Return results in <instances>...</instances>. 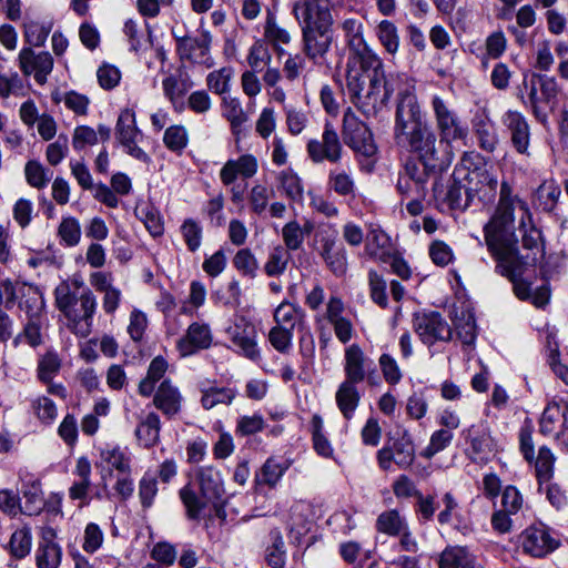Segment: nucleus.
<instances>
[{"mask_svg": "<svg viewBox=\"0 0 568 568\" xmlns=\"http://www.w3.org/2000/svg\"><path fill=\"white\" fill-rule=\"evenodd\" d=\"M53 23L51 21L44 22L36 19L27 18L23 21V38L29 47L40 48L47 42V39L52 30Z\"/></svg>", "mask_w": 568, "mask_h": 568, "instance_id": "obj_45", "label": "nucleus"}, {"mask_svg": "<svg viewBox=\"0 0 568 568\" xmlns=\"http://www.w3.org/2000/svg\"><path fill=\"white\" fill-rule=\"evenodd\" d=\"M286 469L287 467L284 464L271 457L266 459L260 473L256 475V481L268 487H274Z\"/></svg>", "mask_w": 568, "mask_h": 568, "instance_id": "obj_61", "label": "nucleus"}, {"mask_svg": "<svg viewBox=\"0 0 568 568\" xmlns=\"http://www.w3.org/2000/svg\"><path fill=\"white\" fill-rule=\"evenodd\" d=\"M384 88L388 99L397 92L398 101H403L408 97H416L415 94V80L404 72L389 73L384 75Z\"/></svg>", "mask_w": 568, "mask_h": 568, "instance_id": "obj_42", "label": "nucleus"}, {"mask_svg": "<svg viewBox=\"0 0 568 568\" xmlns=\"http://www.w3.org/2000/svg\"><path fill=\"white\" fill-rule=\"evenodd\" d=\"M407 525L406 518L395 509L382 513L376 519V529L388 536H397Z\"/></svg>", "mask_w": 568, "mask_h": 568, "instance_id": "obj_50", "label": "nucleus"}, {"mask_svg": "<svg viewBox=\"0 0 568 568\" xmlns=\"http://www.w3.org/2000/svg\"><path fill=\"white\" fill-rule=\"evenodd\" d=\"M501 123L510 135L513 148L518 153L528 155L530 128L526 118L519 111L508 110L503 114Z\"/></svg>", "mask_w": 568, "mask_h": 568, "instance_id": "obj_25", "label": "nucleus"}, {"mask_svg": "<svg viewBox=\"0 0 568 568\" xmlns=\"http://www.w3.org/2000/svg\"><path fill=\"white\" fill-rule=\"evenodd\" d=\"M21 494L24 499V504H21L22 514L27 516L40 515L44 507V498L40 480L37 478L23 480Z\"/></svg>", "mask_w": 568, "mask_h": 568, "instance_id": "obj_35", "label": "nucleus"}, {"mask_svg": "<svg viewBox=\"0 0 568 568\" xmlns=\"http://www.w3.org/2000/svg\"><path fill=\"white\" fill-rule=\"evenodd\" d=\"M195 479L200 495L196 494L191 484H186L179 490V497L190 520H199L206 505L221 499L225 493L222 474L214 466L197 467Z\"/></svg>", "mask_w": 568, "mask_h": 568, "instance_id": "obj_2", "label": "nucleus"}, {"mask_svg": "<svg viewBox=\"0 0 568 568\" xmlns=\"http://www.w3.org/2000/svg\"><path fill=\"white\" fill-rule=\"evenodd\" d=\"M276 181L278 187L285 193V195L294 201L300 202L303 199L304 187L301 178L291 168L282 170Z\"/></svg>", "mask_w": 568, "mask_h": 568, "instance_id": "obj_48", "label": "nucleus"}, {"mask_svg": "<svg viewBox=\"0 0 568 568\" xmlns=\"http://www.w3.org/2000/svg\"><path fill=\"white\" fill-rule=\"evenodd\" d=\"M277 6L272 4L267 8L263 21V39L270 44L278 54L284 52L283 47L292 43L293 37L291 31L283 27L276 16Z\"/></svg>", "mask_w": 568, "mask_h": 568, "instance_id": "obj_27", "label": "nucleus"}, {"mask_svg": "<svg viewBox=\"0 0 568 568\" xmlns=\"http://www.w3.org/2000/svg\"><path fill=\"white\" fill-rule=\"evenodd\" d=\"M62 368V359L53 348L47 349L37 361V378L40 383L52 382Z\"/></svg>", "mask_w": 568, "mask_h": 568, "instance_id": "obj_43", "label": "nucleus"}, {"mask_svg": "<svg viewBox=\"0 0 568 568\" xmlns=\"http://www.w3.org/2000/svg\"><path fill=\"white\" fill-rule=\"evenodd\" d=\"M462 437L467 444L465 454L473 463L487 464L498 450L489 429L483 424L464 428Z\"/></svg>", "mask_w": 568, "mask_h": 568, "instance_id": "obj_9", "label": "nucleus"}, {"mask_svg": "<svg viewBox=\"0 0 568 568\" xmlns=\"http://www.w3.org/2000/svg\"><path fill=\"white\" fill-rule=\"evenodd\" d=\"M483 231L487 251L496 263L495 272L511 282L516 297L529 301L531 284L523 278L528 262L519 252L511 185L506 181L500 183L497 206Z\"/></svg>", "mask_w": 568, "mask_h": 568, "instance_id": "obj_1", "label": "nucleus"}, {"mask_svg": "<svg viewBox=\"0 0 568 568\" xmlns=\"http://www.w3.org/2000/svg\"><path fill=\"white\" fill-rule=\"evenodd\" d=\"M558 423H560V429L564 427L568 428V408H561L558 402L551 400L547 404L541 414L539 432L544 436H555Z\"/></svg>", "mask_w": 568, "mask_h": 568, "instance_id": "obj_33", "label": "nucleus"}, {"mask_svg": "<svg viewBox=\"0 0 568 568\" xmlns=\"http://www.w3.org/2000/svg\"><path fill=\"white\" fill-rule=\"evenodd\" d=\"M273 317L277 326L294 331L304 323L305 312L301 306L283 301L275 308Z\"/></svg>", "mask_w": 568, "mask_h": 568, "instance_id": "obj_41", "label": "nucleus"}, {"mask_svg": "<svg viewBox=\"0 0 568 568\" xmlns=\"http://www.w3.org/2000/svg\"><path fill=\"white\" fill-rule=\"evenodd\" d=\"M24 175L28 184L39 190L44 189L52 176L40 162L34 160L26 163Z\"/></svg>", "mask_w": 568, "mask_h": 568, "instance_id": "obj_63", "label": "nucleus"}, {"mask_svg": "<svg viewBox=\"0 0 568 568\" xmlns=\"http://www.w3.org/2000/svg\"><path fill=\"white\" fill-rule=\"evenodd\" d=\"M556 457L551 449L547 446H541L538 450L537 458L534 457L536 476L540 485L548 483L554 475Z\"/></svg>", "mask_w": 568, "mask_h": 568, "instance_id": "obj_56", "label": "nucleus"}, {"mask_svg": "<svg viewBox=\"0 0 568 568\" xmlns=\"http://www.w3.org/2000/svg\"><path fill=\"white\" fill-rule=\"evenodd\" d=\"M430 105L442 144L452 150V142L465 139L468 129L450 108L449 103L439 95L432 98Z\"/></svg>", "mask_w": 568, "mask_h": 568, "instance_id": "obj_6", "label": "nucleus"}, {"mask_svg": "<svg viewBox=\"0 0 568 568\" xmlns=\"http://www.w3.org/2000/svg\"><path fill=\"white\" fill-rule=\"evenodd\" d=\"M45 324L47 318L40 320V317L33 315L26 320L22 326V335L26 337V343L30 347L37 348L43 344V331Z\"/></svg>", "mask_w": 568, "mask_h": 568, "instance_id": "obj_62", "label": "nucleus"}, {"mask_svg": "<svg viewBox=\"0 0 568 568\" xmlns=\"http://www.w3.org/2000/svg\"><path fill=\"white\" fill-rule=\"evenodd\" d=\"M161 419L155 412L142 417L135 428V437L140 446L150 449L160 442Z\"/></svg>", "mask_w": 568, "mask_h": 568, "instance_id": "obj_32", "label": "nucleus"}, {"mask_svg": "<svg viewBox=\"0 0 568 568\" xmlns=\"http://www.w3.org/2000/svg\"><path fill=\"white\" fill-rule=\"evenodd\" d=\"M54 303L67 318V326L74 335L87 337L92 332L98 301L91 288H84L83 293L72 295L69 286L64 285L57 292Z\"/></svg>", "mask_w": 568, "mask_h": 568, "instance_id": "obj_4", "label": "nucleus"}, {"mask_svg": "<svg viewBox=\"0 0 568 568\" xmlns=\"http://www.w3.org/2000/svg\"><path fill=\"white\" fill-rule=\"evenodd\" d=\"M223 116L230 123L232 134L236 140L241 139L244 123L247 122L248 116L242 108V103L237 98L225 97L222 100Z\"/></svg>", "mask_w": 568, "mask_h": 568, "instance_id": "obj_38", "label": "nucleus"}, {"mask_svg": "<svg viewBox=\"0 0 568 568\" xmlns=\"http://www.w3.org/2000/svg\"><path fill=\"white\" fill-rule=\"evenodd\" d=\"M201 405L209 410L217 405H230L236 396V390L231 387H219L216 385L201 386Z\"/></svg>", "mask_w": 568, "mask_h": 568, "instance_id": "obj_46", "label": "nucleus"}, {"mask_svg": "<svg viewBox=\"0 0 568 568\" xmlns=\"http://www.w3.org/2000/svg\"><path fill=\"white\" fill-rule=\"evenodd\" d=\"M184 397L176 385L170 379H164L158 386L153 395V405L168 419H172L182 412Z\"/></svg>", "mask_w": 568, "mask_h": 568, "instance_id": "obj_26", "label": "nucleus"}, {"mask_svg": "<svg viewBox=\"0 0 568 568\" xmlns=\"http://www.w3.org/2000/svg\"><path fill=\"white\" fill-rule=\"evenodd\" d=\"M103 491H108L106 475L111 476L115 470L118 475L132 473V457L128 448L120 446L105 447L100 452V463Z\"/></svg>", "mask_w": 568, "mask_h": 568, "instance_id": "obj_21", "label": "nucleus"}, {"mask_svg": "<svg viewBox=\"0 0 568 568\" xmlns=\"http://www.w3.org/2000/svg\"><path fill=\"white\" fill-rule=\"evenodd\" d=\"M437 170L427 169L416 160H407L398 173L396 190L403 199L425 197L430 173Z\"/></svg>", "mask_w": 568, "mask_h": 568, "instance_id": "obj_10", "label": "nucleus"}, {"mask_svg": "<svg viewBox=\"0 0 568 568\" xmlns=\"http://www.w3.org/2000/svg\"><path fill=\"white\" fill-rule=\"evenodd\" d=\"M343 139L344 142L355 152L364 156H373L377 148L368 126L361 121L355 112L347 108L343 115Z\"/></svg>", "mask_w": 568, "mask_h": 568, "instance_id": "obj_8", "label": "nucleus"}, {"mask_svg": "<svg viewBox=\"0 0 568 568\" xmlns=\"http://www.w3.org/2000/svg\"><path fill=\"white\" fill-rule=\"evenodd\" d=\"M315 519L314 506L306 500H298L290 508L287 519L288 538L292 544L300 545L311 531Z\"/></svg>", "mask_w": 568, "mask_h": 568, "instance_id": "obj_20", "label": "nucleus"}, {"mask_svg": "<svg viewBox=\"0 0 568 568\" xmlns=\"http://www.w3.org/2000/svg\"><path fill=\"white\" fill-rule=\"evenodd\" d=\"M225 334L234 353L252 362L261 359V349L257 344V331L253 323L245 317H240L230 325Z\"/></svg>", "mask_w": 568, "mask_h": 568, "instance_id": "obj_7", "label": "nucleus"}, {"mask_svg": "<svg viewBox=\"0 0 568 568\" xmlns=\"http://www.w3.org/2000/svg\"><path fill=\"white\" fill-rule=\"evenodd\" d=\"M81 225L73 216H63L58 226L60 243L67 247L77 246L81 241Z\"/></svg>", "mask_w": 568, "mask_h": 568, "instance_id": "obj_52", "label": "nucleus"}, {"mask_svg": "<svg viewBox=\"0 0 568 568\" xmlns=\"http://www.w3.org/2000/svg\"><path fill=\"white\" fill-rule=\"evenodd\" d=\"M302 31V50L306 58L318 63L328 52L332 44L329 29L308 27Z\"/></svg>", "mask_w": 568, "mask_h": 568, "instance_id": "obj_29", "label": "nucleus"}, {"mask_svg": "<svg viewBox=\"0 0 568 568\" xmlns=\"http://www.w3.org/2000/svg\"><path fill=\"white\" fill-rule=\"evenodd\" d=\"M468 196L471 201L478 200L481 204H490L495 201L498 190V179L487 169H475L467 174Z\"/></svg>", "mask_w": 568, "mask_h": 568, "instance_id": "obj_22", "label": "nucleus"}, {"mask_svg": "<svg viewBox=\"0 0 568 568\" xmlns=\"http://www.w3.org/2000/svg\"><path fill=\"white\" fill-rule=\"evenodd\" d=\"M62 549L58 544H39L36 552L38 568H59Z\"/></svg>", "mask_w": 568, "mask_h": 568, "instance_id": "obj_57", "label": "nucleus"}, {"mask_svg": "<svg viewBox=\"0 0 568 568\" xmlns=\"http://www.w3.org/2000/svg\"><path fill=\"white\" fill-rule=\"evenodd\" d=\"M413 328L420 342L427 346L437 342H449L453 337L450 325L438 312L415 314Z\"/></svg>", "mask_w": 568, "mask_h": 568, "instance_id": "obj_11", "label": "nucleus"}, {"mask_svg": "<svg viewBox=\"0 0 568 568\" xmlns=\"http://www.w3.org/2000/svg\"><path fill=\"white\" fill-rule=\"evenodd\" d=\"M291 260V254L287 248L282 245H277L272 248L267 260L264 264V272L267 276H280L287 267Z\"/></svg>", "mask_w": 568, "mask_h": 568, "instance_id": "obj_53", "label": "nucleus"}, {"mask_svg": "<svg viewBox=\"0 0 568 568\" xmlns=\"http://www.w3.org/2000/svg\"><path fill=\"white\" fill-rule=\"evenodd\" d=\"M18 65L23 75H33L36 82L43 85L53 70L54 60L48 51L36 52L31 47H23L18 54Z\"/></svg>", "mask_w": 568, "mask_h": 568, "instance_id": "obj_16", "label": "nucleus"}, {"mask_svg": "<svg viewBox=\"0 0 568 568\" xmlns=\"http://www.w3.org/2000/svg\"><path fill=\"white\" fill-rule=\"evenodd\" d=\"M366 254L382 263H388L393 247L390 237L379 226H371L365 244Z\"/></svg>", "mask_w": 568, "mask_h": 568, "instance_id": "obj_31", "label": "nucleus"}, {"mask_svg": "<svg viewBox=\"0 0 568 568\" xmlns=\"http://www.w3.org/2000/svg\"><path fill=\"white\" fill-rule=\"evenodd\" d=\"M213 336L209 324L194 322L178 341V349L182 356L193 355L212 345Z\"/></svg>", "mask_w": 568, "mask_h": 568, "instance_id": "obj_28", "label": "nucleus"}, {"mask_svg": "<svg viewBox=\"0 0 568 568\" xmlns=\"http://www.w3.org/2000/svg\"><path fill=\"white\" fill-rule=\"evenodd\" d=\"M514 205L518 203L520 210L525 211L528 219V223L523 217L520 220L519 230L523 232L521 242L523 246L527 250L537 248L541 241V232L531 222V213L529 212L528 205L525 201H521L517 195H514Z\"/></svg>", "mask_w": 568, "mask_h": 568, "instance_id": "obj_47", "label": "nucleus"}, {"mask_svg": "<svg viewBox=\"0 0 568 568\" xmlns=\"http://www.w3.org/2000/svg\"><path fill=\"white\" fill-rule=\"evenodd\" d=\"M471 124L479 148L485 152L493 153L499 143V139L488 111L483 109L476 112Z\"/></svg>", "mask_w": 568, "mask_h": 568, "instance_id": "obj_30", "label": "nucleus"}, {"mask_svg": "<svg viewBox=\"0 0 568 568\" xmlns=\"http://www.w3.org/2000/svg\"><path fill=\"white\" fill-rule=\"evenodd\" d=\"M180 233L190 252L194 253L201 247L203 226L199 221L192 217L185 219L180 226Z\"/></svg>", "mask_w": 568, "mask_h": 568, "instance_id": "obj_55", "label": "nucleus"}, {"mask_svg": "<svg viewBox=\"0 0 568 568\" xmlns=\"http://www.w3.org/2000/svg\"><path fill=\"white\" fill-rule=\"evenodd\" d=\"M31 412L44 425H51L58 417V407L48 396L40 395L31 399Z\"/></svg>", "mask_w": 568, "mask_h": 568, "instance_id": "obj_54", "label": "nucleus"}, {"mask_svg": "<svg viewBox=\"0 0 568 568\" xmlns=\"http://www.w3.org/2000/svg\"><path fill=\"white\" fill-rule=\"evenodd\" d=\"M173 36L176 40V51L182 60H187L207 69L214 65L213 58L210 54L212 36L207 30H203L199 37H179L174 32Z\"/></svg>", "mask_w": 568, "mask_h": 568, "instance_id": "obj_13", "label": "nucleus"}, {"mask_svg": "<svg viewBox=\"0 0 568 568\" xmlns=\"http://www.w3.org/2000/svg\"><path fill=\"white\" fill-rule=\"evenodd\" d=\"M293 333L294 331L275 325L270 329L267 339L275 351L288 354L293 347Z\"/></svg>", "mask_w": 568, "mask_h": 568, "instance_id": "obj_64", "label": "nucleus"}, {"mask_svg": "<svg viewBox=\"0 0 568 568\" xmlns=\"http://www.w3.org/2000/svg\"><path fill=\"white\" fill-rule=\"evenodd\" d=\"M311 432L313 448L317 455L323 458H333L334 448L331 440L324 434L323 419L320 415H314L311 419Z\"/></svg>", "mask_w": 568, "mask_h": 568, "instance_id": "obj_49", "label": "nucleus"}, {"mask_svg": "<svg viewBox=\"0 0 568 568\" xmlns=\"http://www.w3.org/2000/svg\"><path fill=\"white\" fill-rule=\"evenodd\" d=\"M351 57L348 59V64L353 60L354 63H358L362 73L365 74V71H371L369 75H376L384 78L383 70V61L382 59L368 47L365 42L361 44L358 48H354L349 50Z\"/></svg>", "mask_w": 568, "mask_h": 568, "instance_id": "obj_37", "label": "nucleus"}, {"mask_svg": "<svg viewBox=\"0 0 568 568\" xmlns=\"http://www.w3.org/2000/svg\"><path fill=\"white\" fill-rule=\"evenodd\" d=\"M346 88L352 103L365 115H376L388 102L384 78L348 70Z\"/></svg>", "mask_w": 568, "mask_h": 568, "instance_id": "obj_5", "label": "nucleus"}, {"mask_svg": "<svg viewBox=\"0 0 568 568\" xmlns=\"http://www.w3.org/2000/svg\"><path fill=\"white\" fill-rule=\"evenodd\" d=\"M523 551L535 558H544L555 551L560 540L545 525H531L518 537Z\"/></svg>", "mask_w": 568, "mask_h": 568, "instance_id": "obj_12", "label": "nucleus"}, {"mask_svg": "<svg viewBox=\"0 0 568 568\" xmlns=\"http://www.w3.org/2000/svg\"><path fill=\"white\" fill-rule=\"evenodd\" d=\"M344 374V381L355 384L371 381L376 374L373 359L365 355L358 344H352L345 348Z\"/></svg>", "mask_w": 568, "mask_h": 568, "instance_id": "obj_19", "label": "nucleus"}, {"mask_svg": "<svg viewBox=\"0 0 568 568\" xmlns=\"http://www.w3.org/2000/svg\"><path fill=\"white\" fill-rule=\"evenodd\" d=\"M115 135L126 153L132 158L149 163L150 156L138 145L142 132L136 126L135 112L132 109H123L116 121Z\"/></svg>", "mask_w": 568, "mask_h": 568, "instance_id": "obj_14", "label": "nucleus"}, {"mask_svg": "<svg viewBox=\"0 0 568 568\" xmlns=\"http://www.w3.org/2000/svg\"><path fill=\"white\" fill-rule=\"evenodd\" d=\"M381 44L389 54H395L399 48V36L396 26L389 20H382L376 29Z\"/></svg>", "mask_w": 568, "mask_h": 568, "instance_id": "obj_60", "label": "nucleus"}, {"mask_svg": "<svg viewBox=\"0 0 568 568\" xmlns=\"http://www.w3.org/2000/svg\"><path fill=\"white\" fill-rule=\"evenodd\" d=\"M318 253L326 267L337 277L346 274L347 252L343 243L338 242L335 233L322 235Z\"/></svg>", "mask_w": 568, "mask_h": 568, "instance_id": "obj_24", "label": "nucleus"}, {"mask_svg": "<svg viewBox=\"0 0 568 568\" xmlns=\"http://www.w3.org/2000/svg\"><path fill=\"white\" fill-rule=\"evenodd\" d=\"M31 548L32 530L28 524L22 525L11 534L6 547L10 556L18 560L26 558L30 554Z\"/></svg>", "mask_w": 568, "mask_h": 568, "instance_id": "obj_44", "label": "nucleus"}, {"mask_svg": "<svg viewBox=\"0 0 568 568\" xmlns=\"http://www.w3.org/2000/svg\"><path fill=\"white\" fill-rule=\"evenodd\" d=\"M335 400L343 417L352 419L361 400L357 384L343 381L336 390Z\"/></svg>", "mask_w": 568, "mask_h": 568, "instance_id": "obj_36", "label": "nucleus"}, {"mask_svg": "<svg viewBox=\"0 0 568 568\" xmlns=\"http://www.w3.org/2000/svg\"><path fill=\"white\" fill-rule=\"evenodd\" d=\"M264 559L271 568H285L286 566V547L278 528H273L268 534V545L265 547Z\"/></svg>", "mask_w": 568, "mask_h": 568, "instance_id": "obj_40", "label": "nucleus"}, {"mask_svg": "<svg viewBox=\"0 0 568 568\" xmlns=\"http://www.w3.org/2000/svg\"><path fill=\"white\" fill-rule=\"evenodd\" d=\"M292 14L305 30L308 27L317 29H331L333 17L327 7L322 6L320 0H297L293 3Z\"/></svg>", "mask_w": 568, "mask_h": 568, "instance_id": "obj_17", "label": "nucleus"}, {"mask_svg": "<svg viewBox=\"0 0 568 568\" xmlns=\"http://www.w3.org/2000/svg\"><path fill=\"white\" fill-rule=\"evenodd\" d=\"M394 463L402 469H407L415 460V445L407 434L396 439L392 446Z\"/></svg>", "mask_w": 568, "mask_h": 568, "instance_id": "obj_51", "label": "nucleus"}, {"mask_svg": "<svg viewBox=\"0 0 568 568\" xmlns=\"http://www.w3.org/2000/svg\"><path fill=\"white\" fill-rule=\"evenodd\" d=\"M476 557L466 547H446L440 554L439 568H474Z\"/></svg>", "mask_w": 568, "mask_h": 568, "instance_id": "obj_39", "label": "nucleus"}, {"mask_svg": "<svg viewBox=\"0 0 568 568\" xmlns=\"http://www.w3.org/2000/svg\"><path fill=\"white\" fill-rule=\"evenodd\" d=\"M163 143L168 150L181 154L189 143V134L185 126L175 124L164 131Z\"/></svg>", "mask_w": 568, "mask_h": 568, "instance_id": "obj_58", "label": "nucleus"}, {"mask_svg": "<svg viewBox=\"0 0 568 568\" xmlns=\"http://www.w3.org/2000/svg\"><path fill=\"white\" fill-rule=\"evenodd\" d=\"M164 97L171 102L175 110H180L178 104L179 101L192 87V83H187L184 80H179L175 75L171 74L162 81Z\"/></svg>", "mask_w": 568, "mask_h": 568, "instance_id": "obj_59", "label": "nucleus"}, {"mask_svg": "<svg viewBox=\"0 0 568 568\" xmlns=\"http://www.w3.org/2000/svg\"><path fill=\"white\" fill-rule=\"evenodd\" d=\"M436 199H440L437 184L433 187ZM443 203L450 210H466L471 203V197L468 196V186H464L460 181L455 178L447 185L446 191L442 196Z\"/></svg>", "mask_w": 568, "mask_h": 568, "instance_id": "obj_34", "label": "nucleus"}, {"mask_svg": "<svg viewBox=\"0 0 568 568\" xmlns=\"http://www.w3.org/2000/svg\"><path fill=\"white\" fill-rule=\"evenodd\" d=\"M306 150L314 163H322L324 161L331 163L339 162L343 148L339 136L331 122L325 123L322 139L310 140Z\"/></svg>", "mask_w": 568, "mask_h": 568, "instance_id": "obj_18", "label": "nucleus"}, {"mask_svg": "<svg viewBox=\"0 0 568 568\" xmlns=\"http://www.w3.org/2000/svg\"><path fill=\"white\" fill-rule=\"evenodd\" d=\"M427 123L417 97H408L403 101H398L394 124L395 142Z\"/></svg>", "mask_w": 568, "mask_h": 568, "instance_id": "obj_15", "label": "nucleus"}, {"mask_svg": "<svg viewBox=\"0 0 568 568\" xmlns=\"http://www.w3.org/2000/svg\"><path fill=\"white\" fill-rule=\"evenodd\" d=\"M258 171L257 158L251 153H244L236 159H229L220 170L219 176L223 185H232L237 180H250Z\"/></svg>", "mask_w": 568, "mask_h": 568, "instance_id": "obj_23", "label": "nucleus"}, {"mask_svg": "<svg viewBox=\"0 0 568 568\" xmlns=\"http://www.w3.org/2000/svg\"><path fill=\"white\" fill-rule=\"evenodd\" d=\"M396 144L416 154L417 162L427 169L444 171L454 159L453 151L442 144V140L428 123L407 134Z\"/></svg>", "mask_w": 568, "mask_h": 568, "instance_id": "obj_3", "label": "nucleus"}]
</instances>
